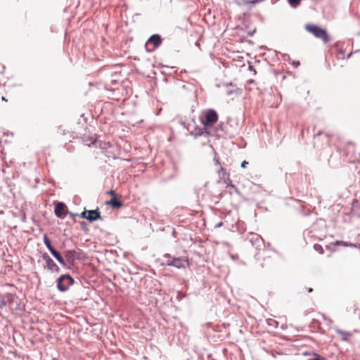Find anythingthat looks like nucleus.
Wrapping results in <instances>:
<instances>
[{
	"label": "nucleus",
	"mask_w": 360,
	"mask_h": 360,
	"mask_svg": "<svg viewBox=\"0 0 360 360\" xmlns=\"http://www.w3.org/2000/svg\"><path fill=\"white\" fill-rule=\"evenodd\" d=\"M248 164V162L245 160H244L243 162H242L241 163V167L245 168L246 167V165Z\"/></svg>",
	"instance_id": "19"
},
{
	"label": "nucleus",
	"mask_w": 360,
	"mask_h": 360,
	"mask_svg": "<svg viewBox=\"0 0 360 360\" xmlns=\"http://www.w3.org/2000/svg\"><path fill=\"white\" fill-rule=\"evenodd\" d=\"M108 204L113 207H120L122 205V202L117 200L116 197L112 198L108 202Z\"/></svg>",
	"instance_id": "12"
},
{
	"label": "nucleus",
	"mask_w": 360,
	"mask_h": 360,
	"mask_svg": "<svg viewBox=\"0 0 360 360\" xmlns=\"http://www.w3.org/2000/svg\"><path fill=\"white\" fill-rule=\"evenodd\" d=\"M79 217L87 219L90 222L101 219V212L98 208L94 210H84L80 214Z\"/></svg>",
	"instance_id": "5"
},
{
	"label": "nucleus",
	"mask_w": 360,
	"mask_h": 360,
	"mask_svg": "<svg viewBox=\"0 0 360 360\" xmlns=\"http://www.w3.org/2000/svg\"><path fill=\"white\" fill-rule=\"evenodd\" d=\"M336 244H337V245H344V246H348V245H349V246H354V245H352V244H349V245H348L347 243H345V242H344V241H337V242H336Z\"/></svg>",
	"instance_id": "15"
},
{
	"label": "nucleus",
	"mask_w": 360,
	"mask_h": 360,
	"mask_svg": "<svg viewBox=\"0 0 360 360\" xmlns=\"http://www.w3.org/2000/svg\"><path fill=\"white\" fill-rule=\"evenodd\" d=\"M55 214L59 218H64L67 214L66 206L63 202H58L55 206Z\"/></svg>",
	"instance_id": "7"
},
{
	"label": "nucleus",
	"mask_w": 360,
	"mask_h": 360,
	"mask_svg": "<svg viewBox=\"0 0 360 360\" xmlns=\"http://www.w3.org/2000/svg\"><path fill=\"white\" fill-rule=\"evenodd\" d=\"M107 193L110 195L112 196V198H115L116 197V193L113 190H110V191H108Z\"/></svg>",
	"instance_id": "17"
},
{
	"label": "nucleus",
	"mask_w": 360,
	"mask_h": 360,
	"mask_svg": "<svg viewBox=\"0 0 360 360\" xmlns=\"http://www.w3.org/2000/svg\"><path fill=\"white\" fill-rule=\"evenodd\" d=\"M73 283L74 280L70 275H63L58 279L57 288L60 291L65 292Z\"/></svg>",
	"instance_id": "3"
},
{
	"label": "nucleus",
	"mask_w": 360,
	"mask_h": 360,
	"mask_svg": "<svg viewBox=\"0 0 360 360\" xmlns=\"http://www.w3.org/2000/svg\"><path fill=\"white\" fill-rule=\"evenodd\" d=\"M312 291H313V289H312L311 288H309L308 289V292H311Z\"/></svg>",
	"instance_id": "20"
},
{
	"label": "nucleus",
	"mask_w": 360,
	"mask_h": 360,
	"mask_svg": "<svg viewBox=\"0 0 360 360\" xmlns=\"http://www.w3.org/2000/svg\"><path fill=\"white\" fill-rule=\"evenodd\" d=\"M227 188H231V189H233L235 190L236 191H238V188L236 187V186H234L233 184H229L227 186Z\"/></svg>",
	"instance_id": "18"
},
{
	"label": "nucleus",
	"mask_w": 360,
	"mask_h": 360,
	"mask_svg": "<svg viewBox=\"0 0 360 360\" xmlns=\"http://www.w3.org/2000/svg\"><path fill=\"white\" fill-rule=\"evenodd\" d=\"M42 257L44 260L46 262V263L52 259L47 253H44Z\"/></svg>",
	"instance_id": "14"
},
{
	"label": "nucleus",
	"mask_w": 360,
	"mask_h": 360,
	"mask_svg": "<svg viewBox=\"0 0 360 360\" xmlns=\"http://www.w3.org/2000/svg\"><path fill=\"white\" fill-rule=\"evenodd\" d=\"M44 243L53 256L58 261V262L63 266H65V262L64 259L61 257L60 253L56 251L53 246L51 245V242L47 234L44 235Z\"/></svg>",
	"instance_id": "4"
},
{
	"label": "nucleus",
	"mask_w": 360,
	"mask_h": 360,
	"mask_svg": "<svg viewBox=\"0 0 360 360\" xmlns=\"http://www.w3.org/2000/svg\"><path fill=\"white\" fill-rule=\"evenodd\" d=\"M314 360H319V359L316 358V359H314Z\"/></svg>",
	"instance_id": "22"
},
{
	"label": "nucleus",
	"mask_w": 360,
	"mask_h": 360,
	"mask_svg": "<svg viewBox=\"0 0 360 360\" xmlns=\"http://www.w3.org/2000/svg\"><path fill=\"white\" fill-rule=\"evenodd\" d=\"M165 257L167 258L165 262L166 265L169 266V264L171 263L172 258L169 255H165Z\"/></svg>",
	"instance_id": "16"
},
{
	"label": "nucleus",
	"mask_w": 360,
	"mask_h": 360,
	"mask_svg": "<svg viewBox=\"0 0 360 360\" xmlns=\"http://www.w3.org/2000/svg\"><path fill=\"white\" fill-rule=\"evenodd\" d=\"M305 30L311 33L314 37L322 39L324 42L328 41L326 31L315 25L307 24L305 25Z\"/></svg>",
	"instance_id": "1"
},
{
	"label": "nucleus",
	"mask_w": 360,
	"mask_h": 360,
	"mask_svg": "<svg viewBox=\"0 0 360 360\" xmlns=\"http://www.w3.org/2000/svg\"><path fill=\"white\" fill-rule=\"evenodd\" d=\"M64 254L67 261L68 262H72L76 258L77 252L75 250H66Z\"/></svg>",
	"instance_id": "9"
},
{
	"label": "nucleus",
	"mask_w": 360,
	"mask_h": 360,
	"mask_svg": "<svg viewBox=\"0 0 360 360\" xmlns=\"http://www.w3.org/2000/svg\"><path fill=\"white\" fill-rule=\"evenodd\" d=\"M288 2L292 7H297L300 4V0H288Z\"/></svg>",
	"instance_id": "13"
},
{
	"label": "nucleus",
	"mask_w": 360,
	"mask_h": 360,
	"mask_svg": "<svg viewBox=\"0 0 360 360\" xmlns=\"http://www.w3.org/2000/svg\"><path fill=\"white\" fill-rule=\"evenodd\" d=\"M217 120L218 115L217 112L210 109L205 113L204 117L201 120V122L205 127H212L217 122Z\"/></svg>",
	"instance_id": "2"
},
{
	"label": "nucleus",
	"mask_w": 360,
	"mask_h": 360,
	"mask_svg": "<svg viewBox=\"0 0 360 360\" xmlns=\"http://www.w3.org/2000/svg\"><path fill=\"white\" fill-rule=\"evenodd\" d=\"M46 264V266L47 268L52 271H56L57 273L59 272L60 271V269L59 267L57 266V264L53 262V259L49 261Z\"/></svg>",
	"instance_id": "11"
},
{
	"label": "nucleus",
	"mask_w": 360,
	"mask_h": 360,
	"mask_svg": "<svg viewBox=\"0 0 360 360\" xmlns=\"http://www.w3.org/2000/svg\"><path fill=\"white\" fill-rule=\"evenodd\" d=\"M161 42V37L158 34L152 35L148 41V44H152L153 45V49L158 47L160 45Z\"/></svg>",
	"instance_id": "8"
},
{
	"label": "nucleus",
	"mask_w": 360,
	"mask_h": 360,
	"mask_svg": "<svg viewBox=\"0 0 360 360\" xmlns=\"http://www.w3.org/2000/svg\"><path fill=\"white\" fill-rule=\"evenodd\" d=\"M337 333L341 337V339L344 341H349L352 335L350 332L344 331L341 330H337Z\"/></svg>",
	"instance_id": "10"
},
{
	"label": "nucleus",
	"mask_w": 360,
	"mask_h": 360,
	"mask_svg": "<svg viewBox=\"0 0 360 360\" xmlns=\"http://www.w3.org/2000/svg\"><path fill=\"white\" fill-rule=\"evenodd\" d=\"M245 3H247V4H250V3L248 1V0H245Z\"/></svg>",
	"instance_id": "21"
},
{
	"label": "nucleus",
	"mask_w": 360,
	"mask_h": 360,
	"mask_svg": "<svg viewBox=\"0 0 360 360\" xmlns=\"http://www.w3.org/2000/svg\"><path fill=\"white\" fill-rule=\"evenodd\" d=\"M169 266H174L178 269L186 268L188 266V261L185 258H172Z\"/></svg>",
	"instance_id": "6"
}]
</instances>
